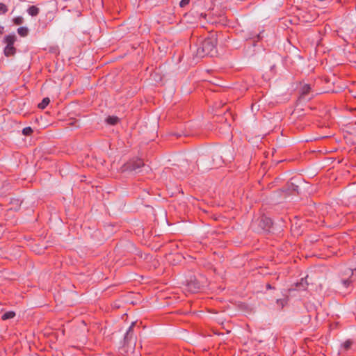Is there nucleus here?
I'll return each mask as SVG.
<instances>
[{
	"label": "nucleus",
	"instance_id": "16",
	"mask_svg": "<svg viewBox=\"0 0 356 356\" xmlns=\"http://www.w3.org/2000/svg\"><path fill=\"white\" fill-rule=\"evenodd\" d=\"M13 22L17 24V25H20L22 24H23L24 22V19L21 16H19V17H16L13 19Z\"/></svg>",
	"mask_w": 356,
	"mask_h": 356
},
{
	"label": "nucleus",
	"instance_id": "6",
	"mask_svg": "<svg viewBox=\"0 0 356 356\" xmlns=\"http://www.w3.org/2000/svg\"><path fill=\"white\" fill-rule=\"evenodd\" d=\"M135 325V323L133 322L131 323V325L129 326V329L127 330V332L125 333V335H124V343H129L132 337H133V327Z\"/></svg>",
	"mask_w": 356,
	"mask_h": 356
},
{
	"label": "nucleus",
	"instance_id": "3",
	"mask_svg": "<svg viewBox=\"0 0 356 356\" xmlns=\"http://www.w3.org/2000/svg\"><path fill=\"white\" fill-rule=\"evenodd\" d=\"M143 167H145V163L142 159H133L124 165L123 171H129L138 173L140 172V169Z\"/></svg>",
	"mask_w": 356,
	"mask_h": 356
},
{
	"label": "nucleus",
	"instance_id": "18",
	"mask_svg": "<svg viewBox=\"0 0 356 356\" xmlns=\"http://www.w3.org/2000/svg\"><path fill=\"white\" fill-rule=\"evenodd\" d=\"M190 3V0H181L179 2L180 7L183 8L186 6H187Z\"/></svg>",
	"mask_w": 356,
	"mask_h": 356
},
{
	"label": "nucleus",
	"instance_id": "19",
	"mask_svg": "<svg viewBox=\"0 0 356 356\" xmlns=\"http://www.w3.org/2000/svg\"><path fill=\"white\" fill-rule=\"evenodd\" d=\"M343 284L345 286H348V284H349V281L348 280H343Z\"/></svg>",
	"mask_w": 356,
	"mask_h": 356
},
{
	"label": "nucleus",
	"instance_id": "10",
	"mask_svg": "<svg viewBox=\"0 0 356 356\" xmlns=\"http://www.w3.org/2000/svg\"><path fill=\"white\" fill-rule=\"evenodd\" d=\"M106 121L108 124L115 125L118 122L119 118L115 116H108Z\"/></svg>",
	"mask_w": 356,
	"mask_h": 356
},
{
	"label": "nucleus",
	"instance_id": "12",
	"mask_svg": "<svg viewBox=\"0 0 356 356\" xmlns=\"http://www.w3.org/2000/svg\"><path fill=\"white\" fill-rule=\"evenodd\" d=\"M50 102L49 97L43 98L42 101L38 104V108L40 109H44Z\"/></svg>",
	"mask_w": 356,
	"mask_h": 356
},
{
	"label": "nucleus",
	"instance_id": "5",
	"mask_svg": "<svg viewBox=\"0 0 356 356\" xmlns=\"http://www.w3.org/2000/svg\"><path fill=\"white\" fill-rule=\"evenodd\" d=\"M188 287L191 292L195 293L199 289H200V284L195 280H193L192 279H191L190 282L188 284Z\"/></svg>",
	"mask_w": 356,
	"mask_h": 356
},
{
	"label": "nucleus",
	"instance_id": "14",
	"mask_svg": "<svg viewBox=\"0 0 356 356\" xmlns=\"http://www.w3.org/2000/svg\"><path fill=\"white\" fill-rule=\"evenodd\" d=\"M353 344V341L350 339L346 340L342 345V347L345 350H348Z\"/></svg>",
	"mask_w": 356,
	"mask_h": 356
},
{
	"label": "nucleus",
	"instance_id": "22",
	"mask_svg": "<svg viewBox=\"0 0 356 356\" xmlns=\"http://www.w3.org/2000/svg\"><path fill=\"white\" fill-rule=\"evenodd\" d=\"M225 127L227 128L228 131H229V126L227 124H225Z\"/></svg>",
	"mask_w": 356,
	"mask_h": 356
},
{
	"label": "nucleus",
	"instance_id": "11",
	"mask_svg": "<svg viewBox=\"0 0 356 356\" xmlns=\"http://www.w3.org/2000/svg\"><path fill=\"white\" fill-rule=\"evenodd\" d=\"M17 33L22 37H25L29 33V29L25 26L19 27L17 29Z\"/></svg>",
	"mask_w": 356,
	"mask_h": 356
},
{
	"label": "nucleus",
	"instance_id": "15",
	"mask_svg": "<svg viewBox=\"0 0 356 356\" xmlns=\"http://www.w3.org/2000/svg\"><path fill=\"white\" fill-rule=\"evenodd\" d=\"M33 133V129L30 127H26L23 129L22 134L24 136H30Z\"/></svg>",
	"mask_w": 356,
	"mask_h": 356
},
{
	"label": "nucleus",
	"instance_id": "4",
	"mask_svg": "<svg viewBox=\"0 0 356 356\" xmlns=\"http://www.w3.org/2000/svg\"><path fill=\"white\" fill-rule=\"evenodd\" d=\"M259 225L261 227V228L264 230L269 231V229L272 225V220L269 218H267L266 216H262L259 220Z\"/></svg>",
	"mask_w": 356,
	"mask_h": 356
},
{
	"label": "nucleus",
	"instance_id": "8",
	"mask_svg": "<svg viewBox=\"0 0 356 356\" xmlns=\"http://www.w3.org/2000/svg\"><path fill=\"white\" fill-rule=\"evenodd\" d=\"M311 90V86L309 84H304L303 86H302V87L300 88V94H301V96L302 97H305V95H307V94L309 93Z\"/></svg>",
	"mask_w": 356,
	"mask_h": 356
},
{
	"label": "nucleus",
	"instance_id": "1",
	"mask_svg": "<svg viewBox=\"0 0 356 356\" xmlns=\"http://www.w3.org/2000/svg\"><path fill=\"white\" fill-rule=\"evenodd\" d=\"M216 45L217 39L214 36L198 40L193 54L197 58L213 56L216 54Z\"/></svg>",
	"mask_w": 356,
	"mask_h": 356
},
{
	"label": "nucleus",
	"instance_id": "17",
	"mask_svg": "<svg viewBox=\"0 0 356 356\" xmlns=\"http://www.w3.org/2000/svg\"><path fill=\"white\" fill-rule=\"evenodd\" d=\"M7 11V6L3 3H0V14H5Z\"/></svg>",
	"mask_w": 356,
	"mask_h": 356
},
{
	"label": "nucleus",
	"instance_id": "21",
	"mask_svg": "<svg viewBox=\"0 0 356 356\" xmlns=\"http://www.w3.org/2000/svg\"><path fill=\"white\" fill-rule=\"evenodd\" d=\"M353 129L356 131V122L354 124V128Z\"/></svg>",
	"mask_w": 356,
	"mask_h": 356
},
{
	"label": "nucleus",
	"instance_id": "13",
	"mask_svg": "<svg viewBox=\"0 0 356 356\" xmlns=\"http://www.w3.org/2000/svg\"><path fill=\"white\" fill-rule=\"evenodd\" d=\"M276 303L280 309H282L284 307V305L287 303V300L286 298L277 299L276 300Z\"/></svg>",
	"mask_w": 356,
	"mask_h": 356
},
{
	"label": "nucleus",
	"instance_id": "9",
	"mask_svg": "<svg viewBox=\"0 0 356 356\" xmlns=\"http://www.w3.org/2000/svg\"><path fill=\"white\" fill-rule=\"evenodd\" d=\"M15 316V313L13 311H9V312H5L2 315L1 319L3 321H6V320L11 319V318H14Z\"/></svg>",
	"mask_w": 356,
	"mask_h": 356
},
{
	"label": "nucleus",
	"instance_id": "2",
	"mask_svg": "<svg viewBox=\"0 0 356 356\" xmlns=\"http://www.w3.org/2000/svg\"><path fill=\"white\" fill-rule=\"evenodd\" d=\"M16 40L15 35H8L5 36L3 42L6 44L3 49V54L6 57L14 56L16 53V48L14 47V43Z\"/></svg>",
	"mask_w": 356,
	"mask_h": 356
},
{
	"label": "nucleus",
	"instance_id": "7",
	"mask_svg": "<svg viewBox=\"0 0 356 356\" xmlns=\"http://www.w3.org/2000/svg\"><path fill=\"white\" fill-rule=\"evenodd\" d=\"M39 12L40 9L35 6H31L27 10L29 15L32 17L37 16L39 14Z\"/></svg>",
	"mask_w": 356,
	"mask_h": 356
},
{
	"label": "nucleus",
	"instance_id": "20",
	"mask_svg": "<svg viewBox=\"0 0 356 356\" xmlns=\"http://www.w3.org/2000/svg\"><path fill=\"white\" fill-rule=\"evenodd\" d=\"M266 289H273V287L271 286V285L270 284H266Z\"/></svg>",
	"mask_w": 356,
	"mask_h": 356
}]
</instances>
